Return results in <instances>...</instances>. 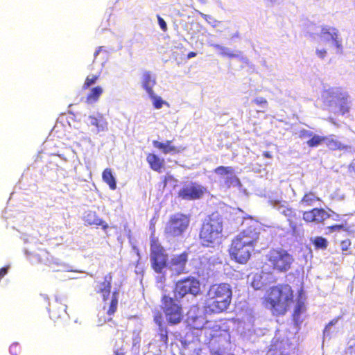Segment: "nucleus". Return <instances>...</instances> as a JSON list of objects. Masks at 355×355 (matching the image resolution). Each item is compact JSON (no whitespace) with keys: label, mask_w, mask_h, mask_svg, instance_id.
<instances>
[{"label":"nucleus","mask_w":355,"mask_h":355,"mask_svg":"<svg viewBox=\"0 0 355 355\" xmlns=\"http://www.w3.org/2000/svg\"><path fill=\"white\" fill-rule=\"evenodd\" d=\"M259 239V232L253 226H248L236 236L231 242L229 254L232 260L244 264L250 259L252 253Z\"/></svg>","instance_id":"1"},{"label":"nucleus","mask_w":355,"mask_h":355,"mask_svg":"<svg viewBox=\"0 0 355 355\" xmlns=\"http://www.w3.org/2000/svg\"><path fill=\"white\" fill-rule=\"evenodd\" d=\"M294 291L288 284H278L269 288L263 303L275 316L285 315L294 303Z\"/></svg>","instance_id":"2"},{"label":"nucleus","mask_w":355,"mask_h":355,"mask_svg":"<svg viewBox=\"0 0 355 355\" xmlns=\"http://www.w3.org/2000/svg\"><path fill=\"white\" fill-rule=\"evenodd\" d=\"M232 291L227 283L214 284L207 291L203 309L206 313H221L229 308Z\"/></svg>","instance_id":"3"},{"label":"nucleus","mask_w":355,"mask_h":355,"mask_svg":"<svg viewBox=\"0 0 355 355\" xmlns=\"http://www.w3.org/2000/svg\"><path fill=\"white\" fill-rule=\"evenodd\" d=\"M223 232V217L214 211L202 221L199 230L200 243L206 248H214L220 243Z\"/></svg>","instance_id":"4"},{"label":"nucleus","mask_w":355,"mask_h":355,"mask_svg":"<svg viewBox=\"0 0 355 355\" xmlns=\"http://www.w3.org/2000/svg\"><path fill=\"white\" fill-rule=\"evenodd\" d=\"M294 262V258L288 250L281 248H272L265 256L263 270L267 273L288 272Z\"/></svg>","instance_id":"5"},{"label":"nucleus","mask_w":355,"mask_h":355,"mask_svg":"<svg viewBox=\"0 0 355 355\" xmlns=\"http://www.w3.org/2000/svg\"><path fill=\"white\" fill-rule=\"evenodd\" d=\"M150 251L152 269L158 274L162 273L168 266V254L154 233L150 234Z\"/></svg>","instance_id":"6"},{"label":"nucleus","mask_w":355,"mask_h":355,"mask_svg":"<svg viewBox=\"0 0 355 355\" xmlns=\"http://www.w3.org/2000/svg\"><path fill=\"white\" fill-rule=\"evenodd\" d=\"M161 302L162 309L168 324L170 325L180 324L184 318L183 309L180 301L168 295H163Z\"/></svg>","instance_id":"7"},{"label":"nucleus","mask_w":355,"mask_h":355,"mask_svg":"<svg viewBox=\"0 0 355 355\" xmlns=\"http://www.w3.org/2000/svg\"><path fill=\"white\" fill-rule=\"evenodd\" d=\"M190 225L189 214L178 212L170 216L164 227V234L168 237H179L188 230Z\"/></svg>","instance_id":"8"},{"label":"nucleus","mask_w":355,"mask_h":355,"mask_svg":"<svg viewBox=\"0 0 355 355\" xmlns=\"http://www.w3.org/2000/svg\"><path fill=\"white\" fill-rule=\"evenodd\" d=\"M174 292L180 298L188 294L196 296L200 293V283L196 277H185L175 284Z\"/></svg>","instance_id":"9"},{"label":"nucleus","mask_w":355,"mask_h":355,"mask_svg":"<svg viewBox=\"0 0 355 355\" xmlns=\"http://www.w3.org/2000/svg\"><path fill=\"white\" fill-rule=\"evenodd\" d=\"M205 192L206 189L204 187L196 182H191L182 187L179 190L178 196L185 200H195L201 198Z\"/></svg>","instance_id":"10"},{"label":"nucleus","mask_w":355,"mask_h":355,"mask_svg":"<svg viewBox=\"0 0 355 355\" xmlns=\"http://www.w3.org/2000/svg\"><path fill=\"white\" fill-rule=\"evenodd\" d=\"M204 336L209 340L223 337L225 339H230V334L227 330L222 328L217 321H208L203 329Z\"/></svg>","instance_id":"11"},{"label":"nucleus","mask_w":355,"mask_h":355,"mask_svg":"<svg viewBox=\"0 0 355 355\" xmlns=\"http://www.w3.org/2000/svg\"><path fill=\"white\" fill-rule=\"evenodd\" d=\"M303 220L306 223L320 224L330 217V214L323 208H313L305 211L302 214Z\"/></svg>","instance_id":"12"},{"label":"nucleus","mask_w":355,"mask_h":355,"mask_svg":"<svg viewBox=\"0 0 355 355\" xmlns=\"http://www.w3.org/2000/svg\"><path fill=\"white\" fill-rule=\"evenodd\" d=\"M188 261V252L184 251L179 254L174 255L168 262L171 270L177 275L184 273Z\"/></svg>","instance_id":"13"},{"label":"nucleus","mask_w":355,"mask_h":355,"mask_svg":"<svg viewBox=\"0 0 355 355\" xmlns=\"http://www.w3.org/2000/svg\"><path fill=\"white\" fill-rule=\"evenodd\" d=\"M83 220L86 225L101 227L105 232H106L109 228V225L101 219L97 213L94 211H87L83 216Z\"/></svg>","instance_id":"14"},{"label":"nucleus","mask_w":355,"mask_h":355,"mask_svg":"<svg viewBox=\"0 0 355 355\" xmlns=\"http://www.w3.org/2000/svg\"><path fill=\"white\" fill-rule=\"evenodd\" d=\"M207 320L202 315L189 314L187 318V323L189 329L192 331H202L206 325Z\"/></svg>","instance_id":"15"},{"label":"nucleus","mask_w":355,"mask_h":355,"mask_svg":"<svg viewBox=\"0 0 355 355\" xmlns=\"http://www.w3.org/2000/svg\"><path fill=\"white\" fill-rule=\"evenodd\" d=\"M146 162L153 171L158 173H161L165 167L164 159L154 153L147 154Z\"/></svg>","instance_id":"16"},{"label":"nucleus","mask_w":355,"mask_h":355,"mask_svg":"<svg viewBox=\"0 0 355 355\" xmlns=\"http://www.w3.org/2000/svg\"><path fill=\"white\" fill-rule=\"evenodd\" d=\"M112 281V275L111 273H108L105 275L103 282H101L98 285L96 292L101 295L103 302L108 299L111 293Z\"/></svg>","instance_id":"17"},{"label":"nucleus","mask_w":355,"mask_h":355,"mask_svg":"<svg viewBox=\"0 0 355 355\" xmlns=\"http://www.w3.org/2000/svg\"><path fill=\"white\" fill-rule=\"evenodd\" d=\"M172 141H166L165 143L160 142L157 140L153 141V146L159 150H161L164 154L173 153L177 154L181 153L184 148L177 147L171 144Z\"/></svg>","instance_id":"18"},{"label":"nucleus","mask_w":355,"mask_h":355,"mask_svg":"<svg viewBox=\"0 0 355 355\" xmlns=\"http://www.w3.org/2000/svg\"><path fill=\"white\" fill-rule=\"evenodd\" d=\"M67 306L56 300L49 309V315L52 320H56L66 315Z\"/></svg>","instance_id":"19"},{"label":"nucleus","mask_w":355,"mask_h":355,"mask_svg":"<svg viewBox=\"0 0 355 355\" xmlns=\"http://www.w3.org/2000/svg\"><path fill=\"white\" fill-rule=\"evenodd\" d=\"M324 143L330 150H343L348 148V146L343 144L333 135L324 137Z\"/></svg>","instance_id":"20"},{"label":"nucleus","mask_w":355,"mask_h":355,"mask_svg":"<svg viewBox=\"0 0 355 355\" xmlns=\"http://www.w3.org/2000/svg\"><path fill=\"white\" fill-rule=\"evenodd\" d=\"M91 125L96 128L97 132L105 131L107 128V122L102 114L89 117Z\"/></svg>","instance_id":"21"},{"label":"nucleus","mask_w":355,"mask_h":355,"mask_svg":"<svg viewBox=\"0 0 355 355\" xmlns=\"http://www.w3.org/2000/svg\"><path fill=\"white\" fill-rule=\"evenodd\" d=\"M156 84V80L151 75L150 71H145L143 73L142 86L148 94H153V87Z\"/></svg>","instance_id":"22"},{"label":"nucleus","mask_w":355,"mask_h":355,"mask_svg":"<svg viewBox=\"0 0 355 355\" xmlns=\"http://www.w3.org/2000/svg\"><path fill=\"white\" fill-rule=\"evenodd\" d=\"M103 93V89L101 86L92 88L86 96V102L89 104L96 103Z\"/></svg>","instance_id":"23"},{"label":"nucleus","mask_w":355,"mask_h":355,"mask_svg":"<svg viewBox=\"0 0 355 355\" xmlns=\"http://www.w3.org/2000/svg\"><path fill=\"white\" fill-rule=\"evenodd\" d=\"M103 180L108 184L109 187L112 190H114L116 188V182L115 178L114 177L112 170L110 168H105L102 173Z\"/></svg>","instance_id":"24"},{"label":"nucleus","mask_w":355,"mask_h":355,"mask_svg":"<svg viewBox=\"0 0 355 355\" xmlns=\"http://www.w3.org/2000/svg\"><path fill=\"white\" fill-rule=\"evenodd\" d=\"M320 198L318 197L315 193L309 191L306 193L301 199V203L306 207H311L316 202L320 201Z\"/></svg>","instance_id":"25"},{"label":"nucleus","mask_w":355,"mask_h":355,"mask_svg":"<svg viewBox=\"0 0 355 355\" xmlns=\"http://www.w3.org/2000/svg\"><path fill=\"white\" fill-rule=\"evenodd\" d=\"M241 186V182L239 178H237L234 173L227 176L222 184V187L226 189H228L233 187Z\"/></svg>","instance_id":"26"},{"label":"nucleus","mask_w":355,"mask_h":355,"mask_svg":"<svg viewBox=\"0 0 355 355\" xmlns=\"http://www.w3.org/2000/svg\"><path fill=\"white\" fill-rule=\"evenodd\" d=\"M118 305V292L114 291L112 295L111 302L109 305V308L107 311L108 315H113L117 309Z\"/></svg>","instance_id":"27"},{"label":"nucleus","mask_w":355,"mask_h":355,"mask_svg":"<svg viewBox=\"0 0 355 355\" xmlns=\"http://www.w3.org/2000/svg\"><path fill=\"white\" fill-rule=\"evenodd\" d=\"M99 77H100V73L87 76L85 80L83 85V89H87L91 85H94L97 82V80L99 79Z\"/></svg>","instance_id":"28"},{"label":"nucleus","mask_w":355,"mask_h":355,"mask_svg":"<svg viewBox=\"0 0 355 355\" xmlns=\"http://www.w3.org/2000/svg\"><path fill=\"white\" fill-rule=\"evenodd\" d=\"M214 173L218 175H230L234 173V169L232 166H219L214 170Z\"/></svg>","instance_id":"29"},{"label":"nucleus","mask_w":355,"mask_h":355,"mask_svg":"<svg viewBox=\"0 0 355 355\" xmlns=\"http://www.w3.org/2000/svg\"><path fill=\"white\" fill-rule=\"evenodd\" d=\"M341 103L339 105V112L344 115L349 112V106L348 105V95L345 94L340 98Z\"/></svg>","instance_id":"30"},{"label":"nucleus","mask_w":355,"mask_h":355,"mask_svg":"<svg viewBox=\"0 0 355 355\" xmlns=\"http://www.w3.org/2000/svg\"><path fill=\"white\" fill-rule=\"evenodd\" d=\"M305 310L304 304L302 301H298L295 306L293 313V319L297 321L299 320L300 317V314L302 311Z\"/></svg>","instance_id":"31"},{"label":"nucleus","mask_w":355,"mask_h":355,"mask_svg":"<svg viewBox=\"0 0 355 355\" xmlns=\"http://www.w3.org/2000/svg\"><path fill=\"white\" fill-rule=\"evenodd\" d=\"M324 137L315 135L307 141V145L311 148L316 147L324 143Z\"/></svg>","instance_id":"32"},{"label":"nucleus","mask_w":355,"mask_h":355,"mask_svg":"<svg viewBox=\"0 0 355 355\" xmlns=\"http://www.w3.org/2000/svg\"><path fill=\"white\" fill-rule=\"evenodd\" d=\"M148 96L151 98L155 109H160L164 104H167L160 96H156L154 92H153V94H148Z\"/></svg>","instance_id":"33"},{"label":"nucleus","mask_w":355,"mask_h":355,"mask_svg":"<svg viewBox=\"0 0 355 355\" xmlns=\"http://www.w3.org/2000/svg\"><path fill=\"white\" fill-rule=\"evenodd\" d=\"M313 243L316 248L322 250H325L328 245L327 240L321 236L315 237Z\"/></svg>","instance_id":"34"},{"label":"nucleus","mask_w":355,"mask_h":355,"mask_svg":"<svg viewBox=\"0 0 355 355\" xmlns=\"http://www.w3.org/2000/svg\"><path fill=\"white\" fill-rule=\"evenodd\" d=\"M328 229L331 232L339 231L341 230L347 232L348 233L350 232L349 227L347 226V221H345V223L342 224H336L331 225L328 227Z\"/></svg>","instance_id":"35"},{"label":"nucleus","mask_w":355,"mask_h":355,"mask_svg":"<svg viewBox=\"0 0 355 355\" xmlns=\"http://www.w3.org/2000/svg\"><path fill=\"white\" fill-rule=\"evenodd\" d=\"M213 46L220 51V54L223 56H227L228 58H233L237 57V55L234 54V53L231 52L227 48L224 47L223 46H220L219 44H214Z\"/></svg>","instance_id":"36"},{"label":"nucleus","mask_w":355,"mask_h":355,"mask_svg":"<svg viewBox=\"0 0 355 355\" xmlns=\"http://www.w3.org/2000/svg\"><path fill=\"white\" fill-rule=\"evenodd\" d=\"M282 214L286 217H288L290 221H292L293 219L296 218L295 211L290 207H286L282 211Z\"/></svg>","instance_id":"37"},{"label":"nucleus","mask_w":355,"mask_h":355,"mask_svg":"<svg viewBox=\"0 0 355 355\" xmlns=\"http://www.w3.org/2000/svg\"><path fill=\"white\" fill-rule=\"evenodd\" d=\"M351 245H352V242L349 239H345V240H343L341 241L340 242V248H341V250L343 252V253L344 254H351L350 252H345L347 251H348L351 247Z\"/></svg>","instance_id":"38"},{"label":"nucleus","mask_w":355,"mask_h":355,"mask_svg":"<svg viewBox=\"0 0 355 355\" xmlns=\"http://www.w3.org/2000/svg\"><path fill=\"white\" fill-rule=\"evenodd\" d=\"M347 350L349 354L355 355V335L349 340Z\"/></svg>","instance_id":"39"},{"label":"nucleus","mask_w":355,"mask_h":355,"mask_svg":"<svg viewBox=\"0 0 355 355\" xmlns=\"http://www.w3.org/2000/svg\"><path fill=\"white\" fill-rule=\"evenodd\" d=\"M159 334L160 336V340L164 344L168 343V331L166 327L159 329Z\"/></svg>","instance_id":"40"},{"label":"nucleus","mask_w":355,"mask_h":355,"mask_svg":"<svg viewBox=\"0 0 355 355\" xmlns=\"http://www.w3.org/2000/svg\"><path fill=\"white\" fill-rule=\"evenodd\" d=\"M334 30L338 33V30L336 28L324 26L321 29V35L323 36L329 35L331 38V34L334 32Z\"/></svg>","instance_id":"41"},{"label":"nucleus","mask_w":355,"mask_h":355,"mask_svg":"<svg viewBox=\"0 0 355 355\" xmlns=\"http://www.w3.org/2000/svg\"><path fill=\"white\" fill-rule=\"evenodd\" d=\"M154 322L158 326L159 329L162 328V327H165L164 326V324H163L162 315V313L160 312H157L154 315Z\"/></svg>","instance_id":"42"},{"label":"nucleus","mask_w":355,"mask_h":355,"mask_svg":"<svg viewBox=\"0 0 355 355\" xmlns=\"http://www.w3.org/2000/svg\"><path fill=\"white\" fill-rule=\"evenodd\" d=\"M21 352V347L17 343H14L10 346V352L12 355H19Z\"/></svg>","instance_id":"43"},{"label":"nucleus","mask_w":355,"mask_h":355,"mask_svg":"<svg viewBox=\"0 0 355 355\" xmlns=\"http://www.w3.org/2000/svg\"><path fill=\"white\" fill-rule=\"evenodd\" d=\"M338 33H337L334 30V32L331 34V40L334 42L335 46L338 49H342V44L340 41L338 40Z\"/></svg>","instance_id":"44"},{"label":"nucleus","mask_w":355,"mask_h":355,"mask_svg":"<svg viewBox=\"0 0 355 355\" xmlns=\"http://www.w3.org/2000/svg\"><path fill=\"white\" fill-rule=\"evenodd\" d=\"M175 181V178L173 175H167L164 177L163 180L162 182V189L164 190L168 184V182Z\"/></svg>","instance_id":"45"},{"label":"nucleus","mask_w":355,"mask_h":355,"mask_svg":"<svg viewBox=\"0 0 355 355\" xmlns=\"http://www.w3.org/2000/svg\"><path fill=\"white\" fill-rule=\"evenodd\" d=\"M157 21H158V24L161 28V29L166 32L167 31V24L166 23V21H164V19L163 18H162L160 16H157Z\"/></svg>","instance_id":"46"},{"label":"nucleus","mask_w":355,"mask_h":355,"mask_svg":"<svg viewBox=\"0 0 355 355\" xmlns=\"http://www.w3.org/2000/svg\"><path fill=\"white\" fill-rule=\"evenodd\" d=\"M254 102L258 105H266L268 103L266 99L263 97L255 98Z\"/></svg>","instance_id":"47"},{"label":"nucleus","mask_w":355,"mask_h":355,"mask_svg":"<svg viewBox=\"0 0 355 355\" xmlns=\"http://www.w3.org/2000/svg\"><path fill=\"white\" fill-rule=\"evenodd\" d=\"M9 266L0 268V280L8 273Z\"/></svg>","instance_id":"48"},{"label":"nucleus","mask_w":355,"mask_h":355,"mask_svg":"<svg viewBox=\"0 0 355 355\" xmlns=\"http://www.w3.org/2000/svg\"><path fill=\"white\" fill-rule=\"evenodd\" d=\"M316 53L317 55L320 58H324L325 56H326V54H327V51L325 49H321V50H317L316 51Z\"/></svg>","instance_id":"49"},{"label":"nucleus","mask_w":355,"mask_h":355,"mask_svg":"<svg viewBox=\"0 0 355 355\" xmlns=\"http://www.w3.org/2000/svg\"><path fill=\"white\" fill-rule=\"evenodd\" d=\"M348 171L349 173H353L355 174V162H352L348 166Z\"/></svg>","instance_id":"50"},{"label":"nucleus","mask_w":355,"mask_h":355,"mask_svg":"<svg viewBox=\"0 0 355 355\" xmlns=\"http://www.w3.org/2000/svg\"><path fill=\"white\" fill-rule=\"evenodd\" d=\"M338 318H334V319H333L332 320H331V321L328 323V324L325 327L324 331H326V330H327V329L330 326H331V325H334V324H336V323H337V322H338Z\"/></svg>","instance_id":"51"},{"label":"nucleus","mask_w":355,"mask_h":355,"mask_svg":"<svg viewBox=\"0 0 355 355\" xmlns=\"http://www.w3.org/2000/svg\"><path fill=\"white\" fill-rule=\"evenodd\" d=\"M197 55V53L194 51H191L187 54V58L190 59L191 58L195 57Z\"/></svg>","instance_id":"52"},{"label":"nucleus","mask_w":355,"mask_h":355,"mask_svg":"<svg viewBox=\"0 0 355 355\" xmlns=\"http://www.w3.org/2000/svg\"><path fill=\"white\" fill-rule=\"evenodd\" d=\"M101 49H102V46H99V47L98 48V49L95 51V53H94V57H95V58H96V57L99 54V53H100V52H101Z\"/></svg>","instance_id":"53"},{"label":"nucleus","mask_w":355,"mask_h":355,"mask_svg":"<svg viewBox=\"0 0 355 355\" xmlns=\"http://www.w3.org/2000/svg\"><path fill=\"white\" fill-rule=\"evenodd\" d=\"M263 155V156L265 157H267V158H271L272 157V156H271V155H270V153L269 152H264Z\"/></svg>","instance_id":"54"},{"label":"nucleus","mask_w":355,"mask_h":355,"mask_svg":"<svg viewBox=\"0 0 355 355\" xmlns=\"http://www.w3.org/2000/svg\"><path fill=\"white\" fill-rule=\"evenodd\" d=\"M114 355H125L123 352H119V350L114 351Z\"/></svg>","instance_id":"55"},{"label":"nucleus","mask_w":355,"mask_h":355,"mask_svg":"<svg viewBox=\"0 0 355 355\" xmlns=\"http://www.w3.org/2000/svg\"><path fill=\"white\" fill-rule=\"evenodd\" d=\"M150 229L152 230L151 234L153 233L155 234V224L154 223H150Z\"/></svg>","instance_id":"56"},{"label":"nucleus","mask_w":355,"mask_h":355,"mask_svg":"<svg viewBox=\"0 0 355 355\" xmlns=\"http://www.w3.org/2000/svg\"><path fill=\"white\" fill-rule=\"evenodd\" d=\"M311 135H312V133H311V132L308 133V135H309V136H311Z\"/></svg>","instance_id":"57"}]
</instances>
